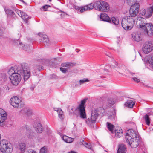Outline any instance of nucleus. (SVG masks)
<instances>
[{
    "label": "nucleus",
    "mask_w": 153,
    "mask_h": 153,
    "mask_svg": "<svg viewBox=\"0 0 153 153\" xmlns=\"http://www.w3.org/2000/svg\"><path fill=\"white\" fill-rule=\"evenodd\" d=\"M141 0H126L128 4L135 3L131 7L129 10L130 16L123 18L121 22L122 27L126 30L131 29L134 24V19L132 17H135L137 14L139 10V2Z\"/></svg>",
    "instance_id": "1"
},
{
    "label": "nucleus",
    "mask_w": 153,
    "mask_h": 153,
    "mask_svg": "<svg viewBox=\"0 0 153 153\" xmlns=\"http://www.w3.org/2000/svg\"><path fill=\"white\" fill-rule=\"evenodd\" d=\"M30 69L28 66L27 69L24 70V72L22 71L23 74L17 73L10 76L9 77L11 83L15 85H17L21 80V76H23L25 81H26L30 77Z\"/></svg>",
    "instance_id": "2"
},
{
    "label": "nucleus",
    "mask_w": 153,
    "mask_h": 153,
    "mask_svg": "<svg viewBox=\"0 0 153 153\" xmlns=\"http://www.w3.org/2000/svg\"><path fill=\"white\" fill-rule=\"evenodd\" d=\"M145 19L142 17L138 18L137 20V24L139 27L143 30L144 33L147 34L150 36L153 35V26L152 24L144 22Z\"/></svg>",
    "instance_id": "3"
},
{
    "label": "nucleus",
    "mask_w": 153,
    "mask_h": 153,
    "mask_svg": "<svg viewBox=\"0 0 153 153\" xmlns=\"http://www.w3.org/2000/svg\"><path fill=\"white\" fill-rule=\"evenodd\" d=\"M28 67L27 65L25 63H23L20 66L15 65L10 68L8 70V73L10 76L17 73L23 74L22 71L24 72V70L27 69Z\"/></svg>",
    "instance_id": "4"
},
{
    "label": "nucleus",
    "mask_w": 153,
    "mask_h": 153,
    "mask_svg": "<svg viewBox=\"0 0 153 153\" xmlns=\"http://www.w3.org/2000/svg\"><path fill=\"white\" fill-rule=\"evenodd\" d=\"M0 150L3 153H11L13 150L11 143L5 140H2L0 142Z\"/></svg>",
    "instance_id": "5"
},
{
    "label": "nucleus",
    "mask_w": 153,
    "mask_h": 153,
    "mask_svg": "<svg viewBox=\"0 0 153 153\" xmlns=\"http://www.w3.org/2000/svg\"><path fill=\"white\" fill-rule=\"evenodd\" d=\"M97 109V108H94L92 110L91 116L85 121L88 125L91 126L95 123L99 115Z\"/></svg>",
    "instance_id": "6"
},
{
    "label": "nucleus",
    "mask_w": 153,
    "mask_h": 153,
    "mask_svg": "<svg viewBox=\"0 0 153 153\" xmlns=\"http://www.w3.org/2000/svg\"><path fill=\"white\" fill-rule=\"evenodd\" d=\"M86 102V99H84L81 101V104L77 108V109L79 113L80 117L83 119H85L87 117L85 110V105Z\"/></svg>",
    "instance_id": "7"
},
{
    "label": "nucleus",
    "mask_w": 153,
    "mask_h": 153,
    "mask_svg": "<svg viewBox=\"0 0 153 153\" xmlns=\"http://www.w3.org/2000/svg\"><path fill=\"white\" fill-rule=\"evenodd\" d=\"M96 4V7L98 10L107 12L109 9L108 4L105 1H97Z\"/></svg>",
    "instance_id": "8"
},
{
    "label": "nucleus",
    "mask_w": 153,
    "mask_h": 153,
    "mask_svg": "<svg viewBox=\"0 0 153 153\" xmlns=\"http://www.w3.org/2000/svg\"><path fill=\"white\" fill-rule=\"evenodd\" d=\"M73 7L77 10H80V12L82 13L85 11L90 10L92 9L94 7V5L93 4L91 3L82 7L75 5H74Z\"/></svg>",
    "instance_id": "9"
},
{
    "label": "nucleus",
    "mask_w": 153,
    "mask_h": 153,
    "mask_svg": "<svg viewBox=\"0 0 153 153\" xmlns=\"http://www.w3.org/2000/svg\"><path fill=\"white\" fill-rule=\"evenodd\" d=\"M20 100L16 96L11 98L10 100V103L14 107L20 108L21 107Z\"/></svg>",
    "instance_id": "10"
},
{
    "label": "nucleus",
    "mask_w": 153,
    "mask_h": 153,
    "mask_svg": "<svg viewBox=\"0 0 153 153\" xmlns=\"http://www.w3.org/2000/svg\"><path fill=\"white\" fill-rule=\"evenodd\" d=\"M140 14L142 15H146V18H149L152 15L153 12V5L149 7L147 9V11H146L145 9H142L140 10Z\"/></svg>",
    "instance_id": "11"
},
{
    "label": "nucleus",
    "mask_w": 153,
    "mask_h": 153,
    "mask_svg": "<svg viewBox=\"0 0 153 153\" xmlns=\"http://www.w3.org/2000/svg\"><path fill=\"white\" fill-rule=\"evenodd\" d=\"M152 50H153V45L152 43L150 42L145 43L143 48V51L145 53H148Z\"/></svg>",
    "instance_id": "12"
},
{
    "label": "nucleus",
    "mask_w": 153,
    "mask_h": 153,
    "mask_svg": "<svg viewBox=\"0 0 153 153\" xmlns=\"http://www.w3.org/2000/svg\"><path fill=\"white\" fill-rule=\"evenodd\" d=\"M136 131L133 129L128 130V132L126 133L125 138L126 140H130L132 138H137Z\"/></svg>",
    "instance_id": "13"
},
{
    "label": "nucleus",
    "mask_w": 153,
    "mask_h": 153,
    "mask_svg": "<svg viewBox=\"0 0 153 153\" xmlns=\"http://www.w3.org/2000/svg\"><path fill=\"white\" fill-rule=\"evenodd\" d=\"M139 140L136 138H132L130 140H126V143H128L132 148H136L139 145Z\"/></svg>",
    "instance_id": "14"
},
{
    "label": "nucleus",
    "mask_w": 153,
    "mask_h": 153,
    "mask_svg": "<svg viewBox=\"0 0 153 153\" xmlns=\"http://www.w3.org/2000/svg\"><path fill=\"white\" fill-rule=\"evenodd\" d=\"M7 114L5 111L0 108V126H3L4 124V122L7 118Z\"/></svg>",
    "instance_id": "15"
},
{
    "label": "nucleus",
    "mask_w": 153,
    "mask_h": 153,
    "mask_svg": "<svg viewBox=\"0 0 153 153\" xmlns=\"http://www.w3.org/2000/svg\"><path fill=\"white\" fill-rule=\"evenodd\" d=\"M16 12L19 16L22 18L26 23H27L28 20L30 18L28 15L25 12L18 9L16 10Z\"/></svg>",
    "instance_id": "16"
},
{
    "label": "nucleus",
    "mask_w": 153,
    "mask_h": 153,
    "mask_svg": "<svg viewBox=\"0 0 153 153\" xmlns=\"http://www.w3.org/2000/svg\"><path fill=\"white\" fill-rule=\"evenodd\" d=\"M38 35L40 37V42H43L45 46H48L50 43L47 36L42 33H39Z\"/></svg>",
    "instance_id": "17"
},
{
    "label": "nucleus",
    "mask_w": 153,
    "mask_h": 153,
    "mask_svg": "<svg viewBox=\"0 0 153 153\" xmlns=\"http://www.w3.org/2000/svg\"><path fill=\"white\" fill-rule=\"evenodd\" d=\"M33 127L38 133H41L43 130L41 124L40 123H36L33 125Z\"/></svg>",
    "instance_id": "18"
},
{
    "label": "nucleus",
    "mask_w": 153,
    "mask_h": 153,
    "mask_svg": "<svg viewBox=\"0 0 153 153\" xmlns=\"http://www.w3.org/2000/svg\"><path fill=\"white\" fill-rule=\"evenodd\" d=\"M132 35L134 40L136 41L139 42L141 39L140 33V32H134Z\"/></svg>",
    "instance_id": "19"
},
{
    "label": "nucleus",
    "mask_w": 153,
    "mask_h": 153,
    "mask_svg": "<svg viewBox=\"0 0 153 153\" xmlns=\"http://www.w3.org/2000/svg\"><path fill=\"white\" fill-rule=\"evenodd\" d=\"M100 18L103 21L108 22H110L111 21L110 19L108 16L104 13H101Z\"/></svg>",
    "instance_id": "20"
},
{
    "label": "nucleus",
    "mask_w": 153,
    "mask_h": 153,
    "mask_svg": "<svg viewBox=\"0 0 153 153\" xmlns=\"http://www.w3.org/2000/svg\"><path fill=\"white\" fill-rule=\"evenodd\" d=\"M54 110L56 111L58 113V116L61 120H62L64 118V115L63 114V112L62 110L59 108H54Z\"/></svg>",
    "instance_id": "21"
},
{
    "label": "nucleus",
    "mask_w": 153,
    "mask_h": 153,
    "mask_svg": "<svg viewBox=\"0 0 153 153\" xmlns=\"http://www.w3.org/2000/svg\"><path fill=\"white\" fill-rule=\"evenodd\" d=\"M126 151L125 146L121 144L119 146V148L117 151V153H126Z\"/></svg>",
    "instance_id": "22"
},
{
    "label": "nucleus",
    "mask_w": 153,
    "mask_h": 153,
    "mask_svg": "<svg viewBox=\"0 0 153 153\" xmlns=\"http://www.w3.org/2000/svg\"><path fill=\"white\" fill-rule=\"evenodd\" d=\"M135 102L131 100H127L125 103L126 106L130 108H132Z\"/></svg>",
    "instance_id": "23"
},
{
    "label": "nucleus",
    "mask_w": 153,
    "mask_h": 153,
    "mask_svg": "<svg viewBox=\"0 0 153 153\" xmlns=\"http://www.w3.org/2000/svg\"><path fill=\"white\" fill-rule=\"evenodd\" d=\"M5 11L8 17V16H12V17L13 18H15L16 17L14 12L12 10L9 9H5Z\"/></svg>",
    "instance_id": "24"
},
{
    "label": "nucleus",
    "mask_w": 153,
    "mask_h": 153,
    "mask_svg": "<svg viewBox=\"0 0 153 153\" xmlns=\"http://www.w3.org/2000/svg\"><path fill=\"white\" fill-rule=\"evenodd\" d=\"M19 149L22 153H24L26 149V145L24 143H20L19 145Z\"/></svg>",
    "instance_id": "25"
},
{
    "label": "nucleus",
    "mask_w": 153,
    "mask_h": 153,
    "mask_svg": "<svg viewBox=\"0 0 153 153\" xmlns=\"http://www.w3.org/2000/svg\"><path fill=\"white\" fill-rule=\"evenodd\" d=\"M63 140L68 143H71L73 141V139L72 138L68 137L67 136H64L62 137Z\"/></svg>",
    "instance_id": "26"
},
{
    "label": "nucleus",
    "mask_w": 153,
    "mask_h": 153,
    "mask_svg": "<svg viewBox=\"0 0 153 153\" xmlns=\"http://www.w3.org/2000/svg\"><path fill=\"white\" fill-rule=\"evenodd\" d=\"M89 81V80L88 79H83L79 80V81L76 82V84H75V85L76 87H77L84 84L85 82H88Z\"/></svg>",
    "instance_id": "27"
},
{
    "label": "nucleus",
    "mask_w": 153,
    "mask_h": 153,
    "mask_svg": "<svg viewBox=\"0 0 153 153\" xmlns=\"http://www.w3.org/2000/svg\"><path fill=\"white\" fill-rule=\"evenodd\" d=\"M22 113H24L26 115H29L32 114V111L30 110L27 109L25 108L22 109L20 111Z\"/></svg>",
    "instance_id": "28"
},
{
    "label": "nucleus",
    "mask_w": 153,
    "mask_h": 153,
    "mask_svg": "<svg viewBox=\"0 0 153 153\" xmlns=\"http://www.w3.org/2000/svg\"><path fill=\"white\" fill-rule=\"evenodd\" d=\"M22 113H24L26 115H29L32 114V111L30 110L27 109L25 108L22 109L20 111Z\"/></svg>",
    "instance_id": "29"
},
{
    "label": "nucleus",
    "mask_w": 153,
    "mask_h": 153,
    "mask_svg": "<svg viewBox=\"0 0 153 153\" xmlns=\"http://www.w3.org/2000/svg\"><path fill=\"white\" fill-rule=\"evenodd\" d=\"M106 124L108 130L111 132L112 133H113V130L114 129V125L109 122H107Z\"/></svg>",
    "instance_id": "30"
},
{
    "label": "nucleus",
    "mask_w": 153,
    "mask_h": 153,
    "mask_svg": "<svg viewBox=\"0 0 153 153\" xmlns=\"http://www.w3.org/2000/svg\"><path fill=\"white\" fill-rule=\"evenodd\" d=\"M123 131L122 129L117 130L116 129L114 131V133L116 137H120L122 136Z\"/></svg>",
    "instance_id": "31"
},
{
    "label": "nucleus",
    "mask_w": 153,
    "mask_h": 153,
    "mask_svg": "<svg viewBox=\"0 0 153 153\" xmlns=\"http://www.w3.org/2000/svg\"><path fill=\"white\" fill-rule=\"evenodd\" d=\"M76 64L75 63L72 62L65 63L62 64V66L63 67H70L71 66H73Z\"/></svg>",
    "instance_id": "32"
},
{
    "label": "nucleus",
    "mask_w": 153,
    "mask_h": 153,
    "mask_svg": "<svg viewBox=\"0 0 153 153\" xmlns=\"http://www.w3.org/2000/svg\"><path fill=\"white\" fill-rule=\"evenodd\" d=\"M144 119H145L146 124L148 125H149L150 123V119L147 114H146L144 116Z\"/></svg>",
    "instance_id": "33"
},
{
    "label": "nucleus",
    "mask_w": 153,
    "mask_h": 153,
    "mask_svg": "<svg viewBox=\"0 0 153 153\" xmlns=\"http://www.w3.org/2000/svg\"><path fill=\"white\" fill-rule=\"evenodd\" d=\"M39 153H48L47 147L45 146L42 148L40 150Z\"/></svg>",
    "instance_id": "34"
},
{
    "label": "nucleus",
    "mask_w": 153,
    "mask_h": 153,
    "mask_svg": "<svg viewBox=\"0 0 153 153\" xmlns=\"http://www.w3.org/2000/svg\"><path fill=\"white\" fill-rule=\"evenodd\" d=\"M19 45L22 46V47H21V48H22L25 51H27V49L29 48V46L28 45H25L22 44V43L21 42H19Z\"/></svg>",
    "instance_id": "35"
},
{
    "label": "nucleus",
    "mask_w": 153,
    "mask_h": 153,
    "mask_svg": "<svg viewBox=\"0 0 153 153\" xmlns=\"http://www.w3.org/2000/svg\"><path fill=\"white\" fill-rule=\"evenodd\" d=\"M111 20L113 23L116 25H117L119 24V20L118 19H117L115 17L111 18Z\"/></svg>",
    "instance_id": "36"
},
{
    "label": "nucleus",
    "mask_w": 153,
    "mask_h": 153,
    "mask_svg": "<svg viewBox=\"0 0 153 153\" xmlns=\"http://www.w3.org/2000/svg\"><path fill=\"white\" fill-rule=\"evenodd\" d=\"M108 106H111L114 103V100L112 98H110L108 101Z\"/></svg>",
    "instance_id": "37"
},
{
    "label": "nucleus",
    "mask_w": 153,
    "mask_h": 153,
    "mask_svg": "<svg viewBox=\"0 0 153 153\" xmlns=\"http://www.w3.org/2000/svg\"><path fill=\"white\" fill-rule=\"evenodd\" d=\"M51 6L49 5H45L43 6H42L41 7V9H43V11H47V9L48 8L51 7Z\"/></svg>",
    "instance_id": "38"
},
{
    "label": "nucleus",
    "mask_w": 153,
    "mask_h": 153,
    "mask_svg": "<svg viewBox=\"0 0 153 153\" xmlns=\"http://www.w3.org/2000/svg\"><path fill=\"white\" fill-rule=\"evenodd\" d=\"M108 118L111 120H113L115 119V114H112L108 116Z\"/></svg>",
    "instance_id": "39"
},
{
    "label": "nucleus",
    "mask_w": 153,
    "mask_h": 153,
    "mask_svg": "<svg viewBox=\"0 0 153 153\" xmlns=\"http://www.w3.org/2000/svg\"><path fill=\"white\" fill-rule=\"evenodd\" d=\"M85 147L91 150H93V146L91 144H88V143L86 145H85Z\"/></svg>",
    "instance_id": "40"
},
{
    "label": "nucleus",
    "mask_w": 153,
    "mask_h": 153,
    "mask_svg": "<svg viewBox=\"0 0 153 153\" xmlns=\"http://www.w3.org/2000/svg\"><path fill=\"white\" fill-rule=\"evenodd\" d=\"M149 63L151 64L153 68V56H152L151 59H149L148 60Z\"/></svg>",
    "instance_id": "41"
},
{
    "label": "nucleus",
    "mask_w": 153,
    "mask_h": 153,
    "mask_svg": "<svg viewBox=\"0 0 153 153\" xmlns=\"http://www.w3.org/2000/svg\"><path fill=\"white\" fill-rule=\"evenodd\" d=\"M60 70L62 73H66L67 71V70L66 69L62 67L60 68Z\"/></svg>",
    "instance_id": "42"
},
{
    "label": "nucleus",
    "mask_w": 153,
    "mask_h": 153,
    "mask_svg": "<svg viewBox=\"0 0 153 153\" xmlns=\"http://www.w3.org/2000/svg\"><path fill=\"white\" fill-rule=\"evenodd\" d=\"M115 65H111V68H116L117 67V62H115Z\"/></svg>",
    "instance_id": "43"
},
{
    "label": "nucleus",
    "mask_w": 153,
    "mask_h": 153,
    "mask_svg": "<svg viewBox=\"0 0 153 153\" xmlns=\"http://www.w3.org/2000/svg\"><path fill=\"white\" fill-rule=\"evenodd\" d=\"M35 69L40 71V70L42 69V66L40 65L36 66L35 67Z\"/></svg>",
    "instance_id": "44"
},
{
    "label": "nucleus",
    "mask_w": 153,
    "mask_h": 153,
    "mask_svg": "<svg viewBox=\"0 0 153 153\" xmlns=\"http://www.w3.org/2000/svg\"><path fill=\"white\" fill-rule=\"evenodd\" d=\"M26 153H36V152L35 151L33 150L29 149L26 152Z\"/></svg>",
    "instance_id": "45"
},
{
    "label": "nucleus",
    "mask_w": 153,
    "mask_h": 153,
    "mask_svg": "<svg viewBox=\"0 0 153 153\" xmlns=\"http://www.w3.org/2000/svg\"><path fill=\"white\" fill-rule=\"evenodd\" d=\"M109 71L108 69L106 68H105L104 69V72L103 74H107L109 72Z\"/></svg>",
    "instance_id": "46"
},
{
    "label": "nucleus",
    "mask_w": 153,
    "mask_h": 153,
    "mask_svg": "<svg viewBox=\"0 0 153 153\" xmlns=\"http://www.w3.org/2000/svg\"><path fill=\"white\" fill-rule=\"evenodd\" d=\"M133 79L135 81L137 82V83H138L140 82V80L136 77L134 78Z\"/></svg>",
    "instance_id": "47"
},
{
    "label": "nucleus",
    "mask_w": 153,
    "mask_h": 153,
    "mask_svg": "<svg viewBox=\"0 0 153 153\" xmlns=\"http://www.w3.org/2000/svg\"><path fill=\"white\" fill-rule=\"evenodd\" d=\"M2 34L3 31L1 29H0V36H2Z\"/></svg>",
    "instance_id": "48"
},
{
    "label": "nucleus",
    "mask_w": 153,
    "mask_h": 153,
    "mask_svg": "<svg viewBox=\"0 0 153 153\" xmlns=\"http://www.w3.org/2000/svg\"><path fill=\"white\" fill-rule=\"evenodd\" d=\"M82 143L85 146V145H86L88 144L87 143H86L85 141L83 142H82Z\"/></svg>",
    "instance_id": "49"
},
{
    "label": "nucleus",
    "mask_w": 153,
    "mask_h": 153,
    "mask_svg": "<svg viewBox=\"0 0 153 153\" xmlns=\"http://www.w3.org/2000/svg\"><path fill=\"white\" fill-rule=\"evenodd\" d=\"M68 153H77V152L72 151H71L69 152Z\"/></svg>",
    "instance_id": "50"
},
{
    "label": "nucleus",
    "mask_w": 153,
    "mask_h": 153,
    "mask_svg": "<svg viewBox=\"0 0 153 153\" xmlns=\"http://www.w3.org/2000/svg\"><path fill=\"white\" fill-rule=\"evenodd\" d=\"M21 1L23 2L24 3H25V2L23 0H21Z\"/></svg>",
    "instance_id": "51"
},
{
    "label": "nucleus",
    "mask_w": 153,
    "mask_h": 153,
    "mask_svg": "<svg viewBox=\"0 0 153 153\" xmlns=\"http://www.w3.org/2000/svg\"><path fill=\"white\" fill-rule=\"evenodd\" d=\"M84 141V140H81V143H82V142H83Z\"/></svg>",
    "instance_id": "52"
},
{
    "label": "nucleus",
    "mask_w": 153,
    "mask_h": 153,
    "mask_svg": "<svg viewBox=\"0 0 153 153\" xmlns=\"http://www.w3.org/2000/svg\"><path fill=\"white\" fill-rule=\"evenodd\" d=\"M71 110L72 111L73 110V108H71Z\"/></svg>",
    "instance_id": "53"
},
{
    "label": "nucleus",
    "mask_w": 153,
    "mask_h": 153,
    "mask_svg": "<svg viewBox=\"0 0 153 153\" xmlns=\"http://www.w3.org/2000/svg\"><path fill=\"white\" fill-rule=\"evenodd\" d=\"M49 1H51V0H49Z\"/></svg>",
    "instance_id": "54"
},
{
    "label": "nucleus",
    "mask_w": 153,
    "mask_h": 153,
    "mask_svg": "<svg viewBox=\"0 0 153 153\" xmlns=\"http://www.w3.org/2000/svg\"><path fill=\"white\" fill-rule=\"evenodd\" d=\"M34 72H35V73H36V72L35 71Z\"/></svg>",
    "instance_id": "55"
},
{
    "label": "nucleus",
    "mask_w": 153,
    "mask_h": 153,
    "mask_svg": "<svg viewBox=\"0 0 153 153\" xmlns=\"http://www.w3.org/2000/svg\"><path fill=\"white\" fill-rule=\"evenodd\" d=\"M143 153H146L145 152H144Z\"/></svg>",
    "instance_id": "56"
},
{
    "label": "nucleus",
    "mask_w": 153,
    "mask_h": 153,
    "mask_svg": "<svg viewBox=\"0 0 153 153\" xmlns=\"http://www.w3.org/2000/svg\"><path fill=\"white\" fill-rule=\"evenodd\" d=\"M20 1H21V0H20Z\"/></svg>",
    "instance_id": "57"
}]
</instances>
